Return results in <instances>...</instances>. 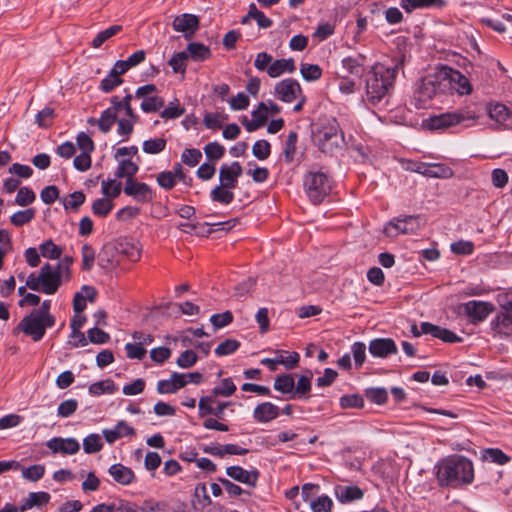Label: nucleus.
I'll use <instances>...</instances> for the list:
<instances>
[{
    "mask_svg": "<svg viewBox=\"0 0 512 512\" xmlns=\"http://www.w3.org/2000/svg\"><path fill=\"white\" fill-rule=\"evenodd\" d=\"M275 358H264L261 364L266 366L270 371L277 370L278 365H283L286 369H294L300 360V355L297 352H287L283 350L275 351Z\"/></svg>",
    "mask_w": 512,
    "mask_h": 512,
    "instance_id": "obj_14",
    "label": "nucleus"
},
{
    "mask_svg": "<svg viewBox=\"0 0 512 512\" xmlns=\"http://www.w3.org/2000/svg\"><path fill=\"white\" fill-rule=\"evenodd\" d=\"M236 391V386L232 381V378H225L221 381L220 385L215 386L212 389L214 396L229 397Z\"/></svg>",
    "mask_w": 512,
    "mask_h": 512,
    "instance_id": "obj_51",
    "label": "nucleus"
},
{
    "mask_svg": "<svg viewBox=\"0 0 512 512\" xmlns=\"http://www.w3.org/2000/svg\"><path fill=\"white\" fill-rule=\"evenodd\" d=\"M172 27L176 32L183 33L185 39H191L199 28V18L196 15L184 13L174 18Z\"/></svg>",
    "mask_w": 512,
    "mask_h": 512,
    "instance_id": "obj_16",
    "label": "nucleus"
},
{
    "mask_svg": "<svg viewBox=\"0 0 512 512\" xmlns=\"http://www.w3.org/2000/svg\"><path fill=\"white\" fill-rule=\"evenodd\" d=\"M461 308L472 323L484 321L494 310L493 304L477 300L463 303Z\"/></svg>",
    "mask_w": 512,
    "mask_h": 512,
    "instance_id": "obj_13",
    "label": "nucleus"
},
{
    "mask_svg": "<svg viewBox=\"0 0 512 512\" xmlns=\"http://www.w3.org/2000/svg\"><path fill=\"white\" fill-rule=\"evenodd\" d=\"M252 117L253 119L251 121L245 119V121L243 122V125L248 132H253L262 127L266 123L268 118V116L265 113H260V111H253Z\"/></svg>",
    "mask_w": 512,
    "mask_h": 512,
    "instance_id": "obj_53",
    "label": "nucleus"
},
{
    "mask_svg": "<svg viewBox=\"0 0 512 512\" xmlns=\"http://www.w3.org/2000/svg\"><path fill=\"white\" fill-rule=\"evenodd\" d=\"M417 171L425 176L435 178H449L453 175L452 169L443 164H422Z\"/></svg>",
    "mask_w": 512,
    "mask_h": 512,
    "instance_id": "obj_33",
    "label": "nucleus"
},
{
    "mask_svg": "<svg viewBox=\"0 0 512 512\" xmlns=\"http://www.w3.org/2000/svg\"><path fill=\"white\" fill-rule=\"evenodd\" d=\"M502 311L492 320L491 328L504 336L512 335V292L499 296Z\"/></svg>",
    "mask_w": 512,
    "mask_h": 512,
    "instance_id": "obj_7",
    "label": "nucleus"
},
{
    "mask_svg": "<svg viewBox=\"0 0 512 512\" xmlns=\"http://www.w3.org/2000/svg\"><path fill=\"white\" fill-rule=\"evenodd\" d=\"M46 446L53 453L73 455L80 450V444L75 438L54 437L47 441Z\"/></svg>",
    "mask_w": 512,
    "mask_h": 512,
    "instance_id": "obj_21",
    "label": "nucleus"
},
{
    "mask_svg": "<svg viewBox=\"0 0 512 512\" xmlns=\"http://www.w3.org/2000/svg\"><path fill=\"white\" fill-rule=\"evenodd\" d=\"M419 218L413 215L393 218L384 227V233L388 237H397L400 234H412L419 229Z\"/></svg>",
    "mask_w": 512,
    "mask_h": 512,
    "instance_id": "obj_11",
    "label": "nucleus"
},
{
    "mask_svg": "<svg viewBox=\"0 0 512 512\" xmlns=\"http://www.w3.org/2000/svg\"><path fill=\"white\" fill-rule=\"evenodd\" d=\"M249 19H254L257 22L259 28L266 29L272 26L273 22L271 19L265 16L254 3L249 5L248 13L241 20L242 24L248 22Z\"/></svg>",
    "mask_w": 512,
    "mask_h": 512,
    "instance_id": "obj_35",
    "label": "nucleus"
},
{
    "mask_svg": "<svg viewBox=\"0 0 512 512\" xmlns=\"http://www.w3.org/2000/svg\"><path fill=\"white\" fill-rule=\"evenodd\" d=\"M133 339L134 343H130V359H142L147 353L145 347L150 345L154 338L149 333L134 332Z\"/></svg>",
    "mask_w": 512,
    "mask_h": 512,
    "instance_id": "obj_24",
    "label": "nucleus"
},
{
    "mask_svg": "<svg viewBox=\"0 0 512 512\" xmlns=\"http://www.w3.org/2000/svg\"><path fill=\"white\" fill-rule=\"evenodd\" d=\"M36 199L34 191L28 187H21L18 189L15 203L19 206L25 207L32 204Z\"/></svg>",
    "mask_w": 512,
    "mask_h": 512,
    "instance_id": "obj_54",
    "label": "nucleus"
},
{
    "mask_svg": "<svg viewBox=\"0 0 512 512\" xmlns=\"http://www.w3.org/2000/svg\"><path fill=\"white\" fill-rule=\"evenodd\" d=\"M113 208V204L109 199L99 198L92 204V211L94 215L99 217H106Z\"/></svg>",
    "mask_w": 512,
    "mask_h": 512,
    "instance_id": "obj_56",
    "label": "nucleus"
},
{
    "mask_svg": "<svg viewBox=\"0 0 512 512\" xmlns=\"http://www.w3.org/2000/svg\"><path fill=\"white\" fill-rule=\"evenodd\" d=\"M40 254L48 259H59L62 254V249L57 246L51 239L46 240L39 247Z\"/></svg>",
    "mask_w": 512,
    "mask_h": 512,
    "instance_id": "obj_44",
    "label": "nucleus"
},
{
    "mask_svg": "<svg viewBox=\"0 0 512 512\" xmlns=\"http://www.w3.org/2000/svg\"><path fill=\"white\" fill-rule=\"evenodd\" d=\"M447 90H449V80L443 76L442 72L423 77L414 91L415 107L427 108L433 99L441 97Z\"/></svg>",
    "mask_w": 512,
    "mask_h": 512,
    "instance_id": "obj_3",
    "label": "nucleus"
},
{
    "mask_svg": "<svg viewBox=\"0 0 512 512\" xmlns=\"http://www.w3.org/2000/svg\"><path fill=\"white\" fill-rule=\"evenodd\" d=\"M273 57L267 52H259L256 54L254 60V67L260 72H266L268 74L269 66L273 63Z\"/></svg>",
    "mask_w": 512,
    "mask_h": 512,
    "instance_id": "obj_63",
    "label": "nucleus"
},
{
    "mask_svg": "<svg viewBox=\"0 0 512 512\" xmlns=\"http://www.w3.org/2000/svg\"><path fill=\"white\" fill-rule=\"evenodd\" d=\"M404 64V56H398L390 65L375 63L365 77V100L372 106L380 104L391 95L396 78Z\"/></svg>",
    "mask_w": 512,
    "mask_h": 512,
    "instance_id": "obj_1",
    "label": "nucleus"
},
{
    "mask_svg": "<svg viewBox=\"0 0 512 512\" xmlns=\"http://www.w3.org/2000/svg\"><path fill=\"white\" fill-rule=\"evenodd\" d=\"M115 179H108L102 181V192L108 197H117L121 193V182L117 178L128 176V159H122L116 169Z\"/></svg>",
    "mask_w": 512,
    "mask_h": 512,
    "instance_id": "obj_17",
    "label": "nucleus"
},
{
    "mask_svg": "<svg viewBox=\"0 0 512 512\" xmlns=\"http://www.w3.org/2000/svg\"><path fill=\"white\" fill-rule=\"evenodd\" d=\"M188 59V53L186 51H181L172 56L169 60V65L172 67V70L175 73H185L186 70V60Z\"/></svg>",
    "mask_w": 512,
    "mask_h": 512,
    "instance_id": "obj_57",
    "label": "nucleus"
},
{
    "mask_svg": "<svg viewBox=\"0 0 512 512\" xmlns=\"http://www.w3.org/2000/svg\"><path fill=\"white\" fill-rule=\"evenodd\" d=\"M296 70L295 61L292 58L273 60L269 66L268 75L271 78L280 77L284 73H293Z\"/></svg>",
    "mask_w": 512,
    "mask_h": 512,
    "instance_id": "obj_31",
    "label": "nucleus"
},
{
    "mask_svg": "<svg viewBox=\"0 0 512 512\" xmlns=\"http://www.w3.org/2000/svg\"><path fill=\"white\" fill-rule=\"evenodd\" d=\"M313 374L310 370H307L303 375L298 378L296 385L294 384L293 399H307L308 394L311 391V380Z\"/></svg>",
    "mask_w": 512,
    "mask_h": 512,
    "instance_id": "obj_34",
    "label": "nucleus"
},
{
    "mask_svg": "<svg viewBox=\"0 0 512 512\" xmlns=\"http://www.w3.org/2000/svg\"><path fill=\"white\" fill-rule=\"evenodd\" d=\"M188 57L195 62H202L211 56V50L208 46L198 43L191 42L187 46Z\"/></svg>",
    "mask_w": 512,
    "mask_h": 512,
    "instance_id": "obj_36",
    "label": "nucleus"
},
{
    "mask_svg": "<svg viewBox=\"0 0 512 512\" xmlns=\"http://www.w3.org/2000/svg\"><path fill=\"white\" fill-rule=\"evenodd\" d=\"M444 0H401V7L408 13L416 9L442 8L445 6Z\"/></svg>",
    "mask_w": 512,
    "mask_h": 512,
    "instance_id": "obj_32",
    "label": "nucleus"
},
{
    "mask_svg": "<svg viewBox=\"0 0 512 512\" xmlns=\"http://www.w3.org/2000/svg\"><path fill=\"white\" fill-rule=\"evenodd\" d=\"M240 347V342L236 339H226L221 342L214 350V353L218 357L227 356L233 354Z\"/></svg>",
    "mask_w": 512,
    "mask_h": 512,
    "instance_id": "obj_49",
    "label": "nucleus"
},
{
    "mask_svg": "<svg viewBox=\"0 0 512 512\" xmlns=\"http://www.w3.org/2000/svg\"><path fill=\"white\" fill-rule=\"evenodd\" d=\"M303 186L309 200L315 205L322 203L332 189L329 176L316 170H310L304 175Z\"/></svg>",
    "mask_w": 512,
    "mask_h": 512,
    "instance_id": "obj_5",
    "label": "nucleus"
},
{
    "mask_svg": "<svg viewBox=\"0 0 512 512\" xmlns=\"http://www.w3.org/2000/svg\"><path fill=\"white\" fill-rule=\"evenodd\" d=\"M42 287L41 292L52 295L55 294L63 282L62 264L55 266L45 263L40 268Z\"/></svg>",
    "mask_w": 512,
    "mask_h": 512,
    "instance_id": "obj_10",
    "label": "nucleus"
},
{
    "mask_svg": "<svg viewBox=\"0 0 512 512\" xmlns=\"http://www.w3.org/2000/svg\"><path fill=\"white\" fill-rule=\"evenodd\" d=\"M319 149L324 153L332 154L344 144V135L336 121L324 127L317 135Z\"/></svg>",
    "mask_w": 512,
    "mask_h": 512,
    "instance_id": "obj_9",
    "label": "nucleus"
},
{
    "mask_svg": "<svg viewBox=\"0 0 512 512\" xmlns=\"http://www.w3.org/2000/svg\"><path fill=\"white\" fill-rule=\"evenodd\" d=\"M82 291L85 292V295L82 292H77L73 298V309L76 314L83 312L86 308V301L94 302L97 295L96 289L92 286L84 285Z\"/></svg>",
    "mask_w": 512,
    "mask_h": 512,
    "instance_id": "obj_29",
    "label": "nucleus"
},
{
    "mask_svg": "<svg viewBox=\"0 0 512 512\" xmlns=\"http://www.w3.org/2000/svg\"><path fill=\"white\" fill-rule=\"evenodd\" d=\"M273 387L282 394H289V398L293 399L294 377L292 374H282L275 378Z\"/></svg>",
    "mask_w": 512,
    "mask_h": 512,
    "instance_id": "obj_37",
    "label": "nucleus"
},
{
    "mask_svg": "<svg viewBox=\"0 0 512 512\" xmlns=\"http://www.w3.org/2000/svg\"><path fill=\"white\" fill-rule=\"evenodd\" d=\"M366 345L363 342H354L351 346V353L354 359L356 368H360L366 359Z\"/></svg>",
    "mask_w": 512,
    "mask_h": 512,
    "instance_id": "obj_55",
    "label": "nucleus"
},
{
    "mask_svg": "<svg viewBox=\"0 0 512 512\" xmlns=\"http://www.w3.org/2000/svg\"><path fill=\"white\" fill-rule=\"evenodd\" d=\"M252 153L258 160H265L270 156L271 146L266 140H258L252 147Z\"/></svg>",
    "mask_w": 512,
    "mask_h": 512,
    "instance_id": "obj_59",
    "label": "nucleus"
},
{
    "mask_svg": "<svg viewBox=\"0 0 512 512\" xmlns=\"http://www.w3.org/2000/svg\"><path fill=\"white\" fill-rule=\"evenodd\" d=\"M130 197L138 202L146 203L153 199L154 193L146 183L130 179Z\"/></svg>",
    "mask_w": 512,
    "mask_h": 512,
    "instance_id": "obj_30",
    "label": "nucleus"
},
{
    "mask_svg": "<svg viewBox=\"0 0 512 512\" xmlns=\"http://www.w3.org/2000/svg\"><path fill=\"white\" fill-rule=\"evenodd\" d=\"M302 94L299 82L293 78H286L277 82L274 86V96L285 103L297 100Z\"/></svg>",
    "mask_w": 512,
    "mask_h": 512,
    "instance_id": "obj_12",
    "label": "nucleus"
},
{
    "mask_svg": "<svg viewBox=\"0 0 512 512\" xmlns=\"http://www.w3.org/2000/svg\"><path fill=\"white\" fill-rule=\"evenodd\" d=\"M421 327L424 334H429L434 338L442 340L443 342L458 343L462 341V338L456 335L454 332L446 328L434 325L430 322H422Z\"/></svg>",
    "mask_w": 512,
    "mask_h": 512,
    "instance_id": "obj_22",
    "label": "nucleus"
},
{
    "mask_svg": "<svg viewBox=\"0 0 512 512\" xmlns=\"http://www.w3.org/2000/svg\"><path fill=\"white\" fill-rule=\"evenodd\" d=\"M279 416V407L271 402L258 404L253 410V418L258 423H267Z\"/></svg>",
    "mask_w": 512,
    "mask_h": 512,
    "instance_id": "obj_28",
    "label": "nucleus"
},
{
    "mask_svg": "<svg viewBox=\"0 0 512 512\" xmlns=\"http://www.w3.org/2000/svg\"><path fill=\"white\" fill-rule=\"evenodd\" d=\"M366 62V57L362 54L357 56H347L341 60V74H346L347 76L353 75L356 77H361L364 73V66Z\"/></svg>",
    "mask_w": 512,
    "mask_h": 512,
    "instance_id": "obj_26",
    "label": "nucleus"
},
{
    "mask_svg": "<svg viewBox=\"0 0 512 512\" xmlns=\"http://www.w3.org/2000/svg\"><path fill=\"white\" fill-rule=\"evenodd\" d=\"M482 459L498 465H504L510 461V457L499 448H488L483 450Z\"/></svg>",
    "mask_w": 512,
    "mask_h": 512,
    "instance_id": "obj_39",
    "label": "nucleus"
},
{
    "mask_svg": "<svg viewBox=\"0 0 512 512\" xmlns=\"http://www.w3.org/2000/svg\"><path fill=\"white\" fill-rule=\"evenodd\" d=\"M242 173L243 168L238 161H234L231 164H222L219 169V185L232 189L236 188L238 178Z\"/></svg>",
    "mask_w": 512,
    "mask_h": 512,
    "instance_id": "obj_18",
    "label": "nucleus"
},
{
    "mask_svg": "<svg viewBox=\"0 0 512 512\" xmlns=\"http://www.w3.org/2000/svg\"><path fill=\"white\" fill-rule=\"evenodd\" d=\"M102 447L103 443L100 435L98 434H90L83 440V449L87 454L99 452Z\"/></svg>",
    "mask_w": 512,
    "mask_h": 512,
    "instance_id": "obj_50",
    "label": "nucleus"
},
{
    "mask_svg": "<svg viewBox=\"0 0 512 512\" xmlns=\"http://www.w3.org/2000/svg\"><path fill=\"white\" fill-rule=\"evenodd\" d=\"M55 325L53 322L38 316L32 312L24 316L19 322L17 329L31 337L34 342H39L45 335L46 329Z\"/></svg>",
    "mask_w": 512,
    "mask_h": 512,
    "instance_id": "obj_8",
    "label": "nucleus"
},
{
    "mask_svg": "<svg viewBox=\"0 0 512 512\" xmlns=\"http://www.w3.org/2000/svg\"><path fill=\"white\" fill-rule=\"evenodd\" d=\"M300 74L308 82L317 81L322 77V68L317 64L302 63Z\"/></svg>",
    "mask_w": 512,
    "mask_h": 512,
    "instance_id": "obj_41",
    "label": "nucleus"
},
{
    "mask_svg": "<svg viewBox=\"0 0 512 512\" xmlns=\"http://www.w3.org/2000/svg\"><path fill=\"white\" fill-rule=\"evenodd\" d=\"M489 118L506 129H512V110L505 104L495 102L486 105Z\"/></svg>",
    "mask_w": 512,
    "mask_h": 512,
    "instance_id": "obj_15",
    "label": "nucleus"
},
{
    "mask_svg": "<svg viewBox=\"0 0 512 512\" xmlns=\"http://www.w3.org/2000/svg\"><path fill=\"white\" fill-rule=\"evenodd\" d=\"M122 30L121 25H112L109 28L99 32L94 39L92 40V47L93 48H99L102 46V44L111 38L112 36L116 35L118 32Z\"/></svg>",
    "mask_w": 512,
    "mask_h": 512,
    "instance_id": "obj_47",
    "label": "nucleus"
},
{
    "mask_svg": "<svg viewBox=\"0 0 512 512\" xmlns=\"http://www.w3.org/2000/svg\"><path fill=\"white\" fill-rule=\"evenodd\" d=\"M35 214L36 211L34 208L17 211L10 217V222L16 227H21L31 222L35 218Z\"/></svg>",
    "mask_w": 512,
    "mask_h": 512,
    "instance_id": "obj_43",
    "label": "nucleus"
},
{
    "mask_svg": "<svg viewBox=\"0 0 512 512\" xmlns=\"http://www.w3.org/2000/svg\"><path fill=\"white\" fill-rule=\"evenodd\" d=\"M128 435V425L125 421L118 422L117 426L114 429H105L103 430V436L105 440L112 444L119 438Z\"/></svg>",
    "mask_w": 512,
    "mask_h": 512,
    "instance_id": "obj_40",
    "label": "nucleus"
},
{
    "mask_svg": "<svg viewBox=\"0 0 512 512\" xmlns=\"http://www.w3.org/2000/svg\"><path fill=\"white\" fill-rule=\"evenodd\" d=\"M184 108H181L178 104V101L170 102L167 107H165L160 112V117L163 119H176L184 114Z\"/></svg>",
    "mask_w": 512,
    "mask_h": 512,
    "instance_id": "obj_61",
    "label": "nucleus"
},
{
    "mask_svg": "<svg viewBox=\"0 0 512 512\" xmlns=\"http://www.w3.org/2000/svg\"><path fill=\"white\" fill-rule=\"evenodd\" d=\"M332 499L327 495H321L310 501L312 512H331L333 507Z\"/></svg>",
    "mask_w": 512,
    "mask_h": 512,
    "instance_id": "obj_46",
    "label": "nucleus"
},
{
    "mask_svg": "<svg viewBox=\"0 0 512 512\" xmlns=\"http://www.w3.org/2000/svg\"><path fill=\"white\" fill-rule=\"evenodd\" d=\"M297 140L298 134L295 131H291L287 136L283 150L285 161L288 163H291L294 160Z\"/></svg>",
    "mask_w": 512,
    "mask_h": 512,
    "instance_id": "obj_48",
    "label": "nucleus"
},
{
    "mask_svg": "<svg viewBox=\"0 0 512 512\" xmlns=\"http://www.w3.org/2000/svg\"><path fill=\"white\" fill-rule=\"evenodd\" d=\"M442 73L449 80V89H455L461 95L471 92V85L468 79L459 71L449 68L442 71Z\"/></svg>",
    "mask_w": 512,
    "mask_h": 512,
    "instance_id": "obj_25",
    "label": "nucleus"
},
{
    "mask_svg": "<svg viewBox=\"0 0 512 512\" xmlns=\"http://www.w3.org/2000/svg\"><path fill=\"white\" fill-rule=\"evenodd\" d=\"M45 473V467L40 464L31 465L22 471V475L25 479L32 482L40 480Z\"/></svg>",
    "mask_w": 512,
    "mask_h": 512,
    "instance_id": "obj_64",
    "label": "nucleus"
},
{
    "mask_svg": "<svg viewBox=\"0 0 512 512\" xmlns=\"http://www.w3.org/2000/svg\"><path fill=\"white\" fill-rule=\"evenodd\" d=\"M203 150L209 162L214 164L225 154V147L216 141L206 144Z\"/></svg>",
    "mask_w": 512,
    "mask_h": 512,
    "instance_id": "obj_42",
    "label": "nucleus"
},
{
    "mask_svg": "<svg viewBox=\"0 0 512 512\" xmlns=\"http://www.w3.org/2000/svg\"><path fill=\"white\" fill-rule=\"evenodd\" d=\"M477 117L469 111H453L431 116L427 125L431 130H445L450 127L462 124L464 127L472 126Z\"/></svg>",
    "mask_w": 512,
    "mask_h": 512,
    "instance_id": "obj_6",
    "label": "nucleus"
},
{
    "mask_svg": "<svg viewBox=\"0 0 512 512\" xmlns=\"http://www.w3.org/2000/svg\"><path fill=\"white\" fill-rule=\"evenodd\" d=\"M109 474L113 477V479L120 483L127 485L128 484V468H126L122 464H114L109 468Z\"/></svg>",
    "mask_w": 512,
    "mask_h": 512,
    "instance_id": "obj_62",
    "label": "nucleus"
},
{
    "mask_svg": "<svg viewBox=\"0 0 512 512\" xmlns=\"http://www.w3.org/2000/svg\"><path fill=\"white\" fill-rule=\"evenodd\" d=\"M210 198L214 202L228 205L234 200V193L232 191V188H227L222 185H218L211 190Z\"/></svg>",
    "mask_w": 512,
    "mask_h": 512,
    "instance_id": "obj_38",
    "label": "nucleus"
},
{
    "mask_svg": "<svg viewBox=\"0 0 512 512\" xmlns=\"http://www.w3.org/2000/svg\"><path fill=\"white\" fill-rule=\"evenodd\" d=\"M333 491L335 498L341 504L359 501L364 497V490L357 485L337 484L334 486Z\"/></svg>",
    "mask_w": 512,
    "mask_h": 512,
    "instance_id": "obj_20",
    "label": "nucleus"
},
{
    "mask_svg": "<svg viewBox=\"0 0 512 512\" xmlns=\"http://www.w3.org/2000/svg\"><path fill=\"white\" fill-rule=\"evenodd\" d=\"M188 383L187 376L183 373L174 372L170 379L160 380L157 383V392L159 394H172Z\"/></svg>",
    "mask_w": 512,
    "mask_h": 512,
    "instance_id": "obj_23",
    "label": "nucleus"
},
{
    "mask_svg": "<svg viewBox=\"0 0 512 512\" xmlns=\"http://www.w3.org/2000/svg\"><path fill=\"white\" fill-rule=\"evenodd\" d=\"M166 147L164 138H154L143 142V151L148 154H158Z\"/></svg>",
    "mask_w": 512,
    "mask_h": 512,
    "instance_id": "obj_58",
    "label": "nucleus"
},
{
    "mask_svg": "<svg viewBox=\"0 0 512 512\" xmlns=\"http://www.w3.org/2000/svg\"><path fill=\"white\" fill-rule=\"evenodd\" d=\"M368 350L373 357L387 358L398 352L395 341L391 338H375L370 341Z\"/></svg>",
    "mask_w": 512,
    "mask_h": 512,
    "instance_id": "obj_19",
    "label": "nucleus"
},
{
    "mask_svg": "<svg viewBox=\"0 0 512 512\" xmlns=\"http://www.w3.org/2000/svg\"><path fill=\"white\" fill-rule=\"evenodd\" d=\"M112 106L106 109L100 119L99 128L103 132H108L115 122H118V132L128 134V94L121 99L118 96L111 98Z\"/></svg>",
    "mask_w": 512,
    "mask_h": 512,
    "instance_id": "obj_4",
    "label": "nucleus"
},
{
    "mask_svg": "<svg viewBox=\"0 0 512 512\" xmlns=\"http://www.w3.org/2000/svg\"><path fill=\"white\" fill-rule=\"evenodd\" d=\"M436 476L440 486L457 488L471 484L474 480V467L471 460L461 455H452L439 461Z\"/></svg>",
    "mask_w": 512,
    "mask_h": 512,
    "instance_id": "obj_2",
    "label": "nucleus"
},
{
    "mask_svg": "<svg viewBox=\"0 0 512 512\" xmlns=\"http://www.w3.org/2000/svg\"><path fill=\"white\" fill-rule=\"evenodd\" d=\"M54 116V109L45 107L36 114L35 123L41 128H48L52 125Z\"/></svg>",
    "mask_w": 512,
    "mask_h": 512,
    "instance_id": "obj_52",
    "label": "nucleus"
},
{
    "mask_svg": "<svg viewBox=\"0 0 512 512\" xmlns=\"http://www.w3.org/2000/svg\"><path fill=\"white\" fill-rule=\"evenodd\" d=\"M164 99L159 96H147L142 100L140 107L146 113L157 112L164 107Z\"/></svg>",
    "mask_w": 512,
    "mask_h": 512,
    "instance_id": "obj_45",
    "label": "nucleus"
},
{
    "mask_svg": "<svg viewBox=\"0 0 512 512\" xmlns=\"http://www.w3.org/2000/svg\"><path fill=\"white\" fill-rule=\"evenodd\" d=\"M226 474L240 483L254 487L259 477L257 470H245L240 466H230L226 468Z\"/></svg>",
    "mask_w": 512,
    "mask_h": 512,
    "instance_id": "obj_27",
    "label": "nucleus"
},
{
    "mask_svg": "<svg viewBox=\"0 0 512 512\" xmlns=\"http://www.w3.org/2000/svg\"><path fill=\"white\" fill-rule=\"evenodd\" d=\"M202 159V153L199 149H185L181 154V160L189 167L196 166Z\"/></svg>",
    "mask_w": 512,
    "mask_h": 512,
    "instance_id": "obj_60",
    "label": "nucleus"
}]
</instances>
